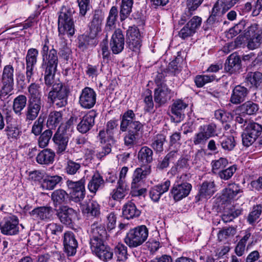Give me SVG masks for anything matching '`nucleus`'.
I'll use <instances>...</instances> for the list:
<instances>
[{
  "instance_id": "obj_27",
  "label": "nucleus",
  "mask_w": 262,
  "mask_h": 262,
  "mask_svg": "<svg viewBox=\"0 0 262 262\" xmlns=\"http://www.w3.org/2000/svg\"><path fill=\"white\" fill-rule=\"evenodd\" d=\"M243 192L239 184H230L223 190L222 199L226 201H230L235 199L237 195Z\"/></svg>"
},
{
  "instance_id": "obj_59",
  "label": "nucleus",
  "mask_w": 262,
  "mask_h": 262,
  "mask_svg": "<svg viewBox=\"0 0 262 262\" xmlns=\"http://www.w3.org/2000/svg\"><path fill=\"white\" fill-rule=\"evenodd\" d=\"M215 76L213 75H198L195 78V83L199 88L203 86L206 83L213 81Z\"/></svg>"
},
{
  "instance_id": "obj_42",
  "label": "nucleus",
  "mask_w": 262,
  "mask_h": 262,
  "mask_svg": "<svg viewBox=\"0 0 262 262\" xmlns=\"http://www.w3.org/2000/svg\"><path fill=\"white\" fill-rule=\"evenodd\" d=\"M27 100V97L23 95H20L14 99L13 109L16 115H21V111L26 105Z\"/></svg>"
},
{
  "instance_id": "obj_9",
  "label": "nucleus",
  "mask_w": 262,
  "mask_h": 262,
  "mask_svg": "<svg viewBox=\"0 0 262 262\" xmlns=\"http://www.w3.org/2000/svg\"><path fill=\"white\" fill-rule=\"evenodd\" d=\"M85 179L82 178L78 181L69 180L66 182L68 188L71 190L72 197L76 202L83 200L85 196Z\"/></svg>"
},
{
  "instance_id": "obj_51",
  "label": "nucleus",
  "mask_w": 262,
  "mask_h": 262,
  "mask_svg": "<svg viewBox=\"0 0 262 262\" xmlns=\"http://www.w3.org/2000/svg\"><path fill=\"white\" fill-rule=\"evenodd\" d=\"M241 110L243 113L251 115L255 114L258 110V106L257 104L249 101L241 106Z\"/></svg>"
},
{
  "instance_id": "obj_15",
  "label": "nucleus",
  "mask_w": 262,
  "mask_h": 262,
  "mask_svg": "<svg viewBox=\"0 0 262 262\" xmlns=\"http://www.w3.org/2000/svg\"><path fill=\"white\" fill-rule=\"evenodd\" d=\"M191 188L192 186L189 183L176 182L171 189V193L174 200L178 201L188 195Z\"/></svg>"
},
{
  "instance_id": "obj_14",
  "label": "nucleus",
  "mask_w": 262,
  "mask_h": 262,
  "mask_svg": "<svg viewBox=\"0 0 262 262\" xmlns=\"http://www.w3.org/2000/svg\"><path fill=\"white\" fill-rule=\"evenodd\" d=\"M103 19V15L101 11L95 10L89 25V36L91 38H94L101 31Z\"/></svg>"
},
{
  "instance_id": "obj_37",
  "label": "nucleus",
  "mask_w": 262,
  "mask_h": 262,
  "mask_svg": "<svg viewBox=\"0 0 262 262\" xmlns=\"http://www.w3.org/2000/svg\"><path fill=\"white\" fill-rule=\"evenodd\" d=\"M104 181L102 177L98 172H96L93 176L88 184V188L92 193H96L101 186H103Z\"/></svg>"
},
{
  "instance_id": "obj_6",
  "label": "nucleus",
  "mask_w": 262,
  "mask_h": 262,
  "mask_svg": "<svg viewBox=\"0 0 262 262\" xmlns=\"http://www.w3.org/2000/svg\"><path fill=\"white\" fill-rule=\"evenodd\" d=\"M14 70L12 65L9 64L4 67L2 76L3 86L1 90V98L5 97L13 89Z\"/></svg>"
},
{
  "instance_id": "obj_35",
  "label": "nucleus",
  "mask_w": 262,
  "mask_h": 262,
  "mask_svg": "<svg viewBox=\"0 0 262 262\" xmlns=\"http://www.w3.org/2000/svg\"><path fill=\"white\" fill-rule=\"evenodd\" d=\"M81 168V163L79 160L74 161L67 159L64 166L65 172L69 175H75L79 173Z\"/></svg>"
},
{
  "instance_id": "obj_34",
  "label": "nucleus",
  "mask_w": 262,
  "mask_h": 262,
  "mask_svg": "<svg viewBox=\"0 0 262 262\" xmlns=\"http://www.w3.org/2000/svg\"><path fill=\"white\" fill-rule=\"evenodd\" d=\"M62 180V178L58 175L48 176L43 179L41 187L43 189L53 190Z\"/></svg>"
},
{
  "instance_id": "obj_4",
  "label": "nucleus",
  "mask_w": 262,
  "mask_h": 262,
  "mask_svg": "<svg viewBox=\"0 0 262 262\" xmlns=\"http://www.w3.org/2000/svg\"><path fill=\"white\" fill-rule=\"evenodd\" d=\"M148 235V230L145 225H141L130 229L127 233L124 242L130 248H135L144 243Z\"/></svg>"
},
{
  "instance_id": "obj_28",
  "label": "nucleus",
  "mask_w": 262,
  "mask_h": 262,
  "mask_svg": "<svg viewBox=\"0 0 262 262\" xmlns=\"http://www.w3.org/2000/svg\"><path fill=\"white\" fill-rule=\"evenodd\" d=\"M51 200L53 201L54 206L63 205L67 204L69 200V194L67 192L61 189L54 190L51 194Z\"/></svg>"
},
{
  "instance_id": "obj_22",
  "label": "nucleus",
  "mask_w": 262,
  "mask_h": 262,
  "mask_svg": "<svg viewBox=\"0 0 262 262\" xmlns=\"http://www.w3.org/2000/svg\"><path fill=\"white\" fill-rule=\"evenodd\" d=\"M150 166L136 168L133 175L132 188L136 189L140 185L142 181L150 173Z\"/></svg>"
},
{
  "instance_id": "obj_33",
  "label": "nucleus",
  "mask_w": 262,
  "mask_h": 262,
  "mask_svg": "<svg viewBox=\"0 0 262 262\" xmlns=\"http://www.w3.org/2000/svg\"><path fill=\"white\" fill-rule=\"evenodd\" d=\"M62 113L61 111L51 112L48 117L47 126L50 129H55L62 121Z\"/></svg>"
},
{
  "instance_id": "obj_58",
  "label": "nucleus",
  "mask_w": 262,
  "mask_h": 262,
  "mask_svg": "<svg viewBox=\"0 0 262 262\" xmlns=\"http://www.w3.org/2000/svg\"><path fill=\"white\" fill-rule=\"evenodd\" d=\"M242 211V209H231L229 211H225L222 216V219L225 223L231 222L235 218L241 214Z\"/></svg>"
},
{
  "instance_id": "obj_47",
  "label": "nucleus",
  "mask_w": 262,
  "mask_h": 262,
  "mask_svg": "<svg viewBox=\"0 0 262 262\" xmlns=\"http://www.w3.org/2000/svg\"><path fill=\"white\" fill-rule=\"evenodd\" d=\"M262 212V206L256 205L252 207L247 217V222L250 225H253L259 218Z\"/></svg>"
},
{
  "instance_id": "obj_12",
  "label": "nucleus",
  "mask_w": 262,
  "mask_h": 262,
  "mask_svg": "<svg viewBox=\"0 0 262 262\" xmlns=\"http://www.w3.org/2000/svg\"><path fill=\"white\" fill-rule=\"evenodd\" d=\"M96 101V94L93 89L85 87L82 90L79 98V103L82 107L90 109L95 105Z\"/></svg>"
},
{
  "instance_id": "obj_16",
  "label": "nucleus",
  "mask_w": 262,
  "mask_h": 262,
  "mask_svg": "<svg viewBox=\"0 0 262 262\" xmlns=\"http://www.w3.org/2000/svg\"><path fill=\"white\" fill-rule=\"evenodd\" d=\"M97 113L94 111H91L84 115L77 124V129L81 134L88 133L94 125L95 119Z\"/></svg>"
},
{
  "instance_id": "obj_56",
  "label": "nucleus",
  "mask_w": 262,
  "mask_h": 262,
  "mask_svg": "<svg viewBox=\"0 0 262 262\" xmlns=\"http://www.w3.org/2000/svg\"><path fill=\"white\" fill-rule=\"evenodd\" d=\"M52 134V131L49 129L44 131L40 135L38 139V145L40 148H45L48 145Z\"/></svg>"
},
{
  "instance_id": "obj_39",
  "label": "nucleus",
  "mask_w": 262,
  "mask_h": 262,
  "mask_svg": "<svg viewBox=\"0 0 262 262\" xmlns=\"http://www.w3.org/2000/svg\"><path fill=\"white\" fill-rule=\"evenodd\" d=\"M187 106V104L183 101L178 99L176 100L172 104L171 108L172 114L177 118L181 119L184 118V111Z\"/></svg>"
},
{
  "instance_id": "obj_45",
  "label": "nucleus",
  "mask_w": 262,
  "mask_h": 262,
  "mask_svg": "<svg viewBox=\"0 0 262 262\" xmlns=\"http://www.w3.org/2000/svg\"><path fill=\"white\" fill-rule=\"evenodd\" d=\"M133 2L129 0H122L120 10V20H125L130 14L132 12Z\"/></svg>"
},
{
  "instance_id": "obj_36",
  "label": "nucleus",
  "mask_w": 262,
  "mask_h": 262,
  "mask_svg": "<svg viewBox=\"0 0 262 262\" xmlns=\"http://www.w3.org/2000/svg\"><path fill=\"white\" fill-rule=\"evenodd\" d=\"M153 151L147 146L142 147L138 155L139 161L144 165L150 163L153 160Z\"/></svg>"
},
{
  "instance_id": "obj_29",
  "label": "nucleus",
  "mask_w": 262,
  "mask_h": 262,
  "mask_svg": "<svg viewBox=\"0 0 262 262\" xmlns=\"http://www.w3.org/2000/svg\"><path fill=\"white\" fill-rule=\"evenodd\" d=\"M30 214L34 219L48 220L52 217V208L45 206L37 207L34 209Z\"/></svg>"
},
{
  "instance_id": "obj_61",
  "label": "nucleus",
  "mask_w": 262,
  "mask_h": 262,
  "mask_svg": "<svg viewBox=\"0 0 262 262\" xmlns=\"http://www.w3.org/2000/svg\"><path fill=\"white\" fill-rule=\"evenodd\" d=\"M115 143V140L113 136H110L108 143L103 147L102 150L97 154L98 158L101 159L102 157L105 156L111 152L112 146Z\"/></svg>"
},
{
  "instance_id": "obj_13",
  "label": "nucleus",
  "mask_w": 262,
  "mask_h": 262,
  "mask_svg": "<svg viewBox=\"0 0 262 262\" xmlns=\"http://www.w3.org/2000/svg\"><path fill=\"white\" fill-rule=\"evenodd\" d=\"M43 106L42 101H34L28 100V103L25 110V121L28 124L36 119Z\"/></svg>"
},
{
  "instance_id": "obj_10",
  "label": "nucleus",
  "mask_w": 262,
  "mask_h": 262,
  "mask_svg": "<svg viewBox=\"0 0 262 262\" xmlns=\"http://www.w3.org/2000/svg\"><path fill=\"white\" fill-rule=\"evenodd\" d=\"M258 26L254 24L248 28V35L252 37L248 40L247 47L250 50L258 48L262 45V28L259 29Z\"/></svg>"
},
{
  "instance_id": "obj_43",
  "label": "nucleus",
  "mask_w": 262,
  "mask_h": 262,
  "mask_svg": "<svg viewBox=\"0 0 262 262\" xmlns=\"http://www.w3.org/2000/svg\"><path fill=\"white\" fill-rule=\"evenodd\" d=\"M118 9L115 6L111 8L108 16L107 18V21L105 26L106 31H110L115 27L116 21L118 17Z\"/></svg>"
},
{
  "instance_id": "obj_26",
  "label": "nucleus",
  "mask_w": 262,
  "mask_h": 262,
  "mask_svg": "<svg viewBox=\"0 0 262 262\" xmlns=\"http://www.w3.org/2000/svg\"><path fill=\"white\" fill-rule=\"evenodd\" d=\"M241 62L239 56L236 53H234L227 59L225 64V70L230 74L236 73L241 68Z\"/></svg>"
},
{
  "instance_id": "obj_31",
  "label": "nucleus",
  "mask_w": 262,
  "mask_h": 262,
  "mask_svg": "<svg viewBox=\"0 0 262 262\" xmlns=\"http://www.w3.org/2000/svg\"><path fill=\"white\" fill-rule=\"evenodd\" d=\"M116 188L111 192V198L115 201H120L123 199L128 193V188L125 182H118Z\"/></svg>"
},
{
  "instance_id": "obj_7",
  "label": "nucleus",
  "mask_w": 262,
  "mask_h": 262,
  "mask_svg": "<svg viewBox=\"0 0 262 262\" xmlns=\"http://www.w3.org/2000/svg\"><path fill=\"white\" fill-rule=\"evenodd\" d=\"M216 126L213 124L201 125L193 138V144L195 145L205 144L210 138L214 136Z\"/></svg>"
},
{
  "instance_id": "obj_24",
  "label": "nucleus",
  "mask_w": 262,
  "mask_h": 262,
  "mask_svg": "<svg viewBox=\"0 0 262 262\" xmlns=\"http://www.w3.org/2000/svg\"><path fill=\"white\" fill-rule=\"evenodd\" d=\"M57 215L60 222L66 225H70L75 215L74 209L67 206H62L57 210Z\"/></svg>"
},
{
  "instance_id": "obj_62",
  "label": "nucleus",
  "mask_w": 262,
  "mask_h": 262,
  "mask_svg": "<svg viewBox=\"0 0 262 262\" xmlns=\"http://www.w3.org/2000/svg\"><path fill=\"white\" fill-rule=\"evenodd\" d=\"M44 117L40 116L34 122L32 127L31 132L35 136H38L41 133L43 129Z\"/></svg>"
},
{
  "instance_id": "obj_18",
  "label": "nucleus",
  "mask_w": 262,
  "mask_h": 262,
  "mask_svg": "<svg viewBox=\"0 0 262 262\" xmlns=\"http://www.w3.org/2000/svg\"><path fill=\"white\" fill-rule=\"evenodd\" d=\"M63 246L64 251L68 256H73L76 253L78 242L73 232L67 231L63 235Z\"/></svg>"
},
{
  "instance_id": "obj_11",
  "label": "nucleus",
  "mask_w": 262,
  "mask_h": 262,
  "mask_svg": "<svg viewBox=\"0 0 262 262\" xmlns=\"http://www.w3.org/2000/svg\"><path fill=\"white\" fill-rule=\"evenodd\" d=\"M18 219L13 215L5 218L3 222L0 223V229L3 234L13 235L19 232Z\"/></svg>"
},
{
  "instance_id": "obj_64",
  "label": "nucleus",
  "mask_w": 262,
  "mask_h": 262,
  "mask_svg": "<svg viewBox=\"0 0 262 262\" xmlns=\"http://www.w3.org/2000/svg\"><path fill=\"white\" fill-rule=\"evenodd\" d=\"M221 15L212 10L211 15L206 20L207 28H211L217 25L221 21Z\"/></svg>"
},
{
  "instance_id": "obj_53",
  "label": "nucleus",
  "mask_w": 262,
  "mask_h": 262,
  "mask_svg": "<svg viewBox=\"0 0 262 262\" xmlns=\"http://www.w3.org/2000/svg\"><path fill=\"white\" fill-rule=\"evenodd\" d=\"M220 142L222 148L227 151L233 150L236 144L234 137L231 136L221 138Z\"/></svg>"
},
{
  "instance_id": "obj_25",
  "label": "nucleus",
  "mask_w": 262,
  "mask_h": 262,
  "mask_svg": "<svg viewBox=\"0 0 262 262\" xmlns=\"http://www.w3.org/2000/svg\"><path fill=\"white\" fill-rule=\"evenodd\" d=\"M215 183L213 181H204L200 186L199 193L196 198L198 201L202 199L210 198L215 192Z\"/></svg>"
},
{
  "instance_id": "obj_63",
  "label": "nucleus",
  "mask_w": 262,
  "mask_h": 262,
  "mask_svg": "<svg viewBox=\"0 0 262 262\" xmlns=\"http://www.w3.org/2000/svg\"><path fill=\"white\" fill-rule=\"evenodd\" d=\"M236 170L235 165H232L225 169L220 171L218 175L219 177L223 180H228L230 179Z\"/></svg>"
},
{
  "instance_id": "obj_5",
  "label": "nucleus",
  "mask_w": 262,
  "mask_h": 262,
  "mask_svg": "<svg viewBox=\"0 0 262 262\" xmlns=\"http://www.w3.org/2000/svg\"><path fill=\"white\" fill-rule=\"evenodd\" d=\"M136 115L132 110L126 111L122 116L120 123V131H127L140 136L143 129V124L139 121L135 120Z\"/></svg>"
},
{
  "instance_id": "obj_38",
  "label": "nucleus",
  "mask_w": 262,
  "mask_h": 262,
  "mask_svg": "<svg viewBox=\"0 0 262 262\" xmlns=\"http://www.w3.org/2000/svg\"><path fill=\"white\" fill-rule=\"evenodd\" d=\"M92 238H106L107 232L104 225L100 223H94L91 225Z\"/></svg>"
},
{
  "instance_id": "obj_32",
  "label": "nucleus",
  "mask_w": 262,
  "mask_h": 262,
  "mask_svg": "<svg viewBox=\"0 0 262 262\" xmlns=\"http://www.w3.org/2000/svg\"><path fill=\"white\" fill-rule=\"evenodd\" d=\"M55 153L50 149H45L38 154L36 159L40 164L48 165L52 163L54 160Z\"/></svg>"
},
{
  "instance_id": "obj_23",
  "label": "nucleus",
  "mask_w": 262,
  "mask_h": 262,
  "mask_svg": "<svg viewBox=\"0 0 262 262\" xmlns=\"http://www.w3.org/2000/svg\"><path fill=\"white\" fill-rule=\"evenodd\" d=\"M82 212L88 216L98 217L100 214V208L99 204L94 200H89L81 205Z\"/></svg>"
},
{
  "instance_id": "obj_60",
  "label": "nucleus",
  "mask_w": 262,
  "mask_h": 262,
  "mask_svg": "<svg viewBox=\"0 0 262 262\" xmlns=\"http://www.w3.org/2000/svg\"><path fill=\"white\" fill-rule=\"evenodd\" d=\"M106 238H91L90 241L91 249L93 253L95 254L99 250L102 249V247H105L106 245L104 244V240Z\"/></svg>"
},
{
  "instance_id": "obj_1",
  "label": "nucleus",
  "mask_w": 262,
  "mask_h": 262,
  "mask_svg": "<svg viewBox=\"0 0 262 262\" xmlns=\"http://www.w3.org/2000/svg\"><path fill=\"white\" fill-rule=\"evenodd\" d=\"M73 9L63 6L60 10L58 20L59 36L61 38L59 53L66 60H68L71 53V50L68 47L66 40L62 36L67 34L72 36L75 33L74 24L73 20Z\"/></svg>"
},
{
  "instance_id": "obj_21",
  "label": "nucleus",
  "mask_w": 262,
  "mask_h": 262,
  "mask_svg": "<svg viewBox=\"0 0 262 262\" xmlns=\"http://www.w3.org/2000/svg\"><path fill=\"white\" fill-rule=\"evenodd\" d=\"M53 141L57 146V153L61 154L66 150L69 142V137L63 131L59 129L57 130L53 137Z\"/></svg>"
},
{
  "instance_id": "obj_19",
  "label": "nucleus",
  "mask_w": 262,
  "mask_h": 262,
  "mask_svg": "<svg viewBox=\"0 0 262 262\" xmlns=\"http://www.w3.org/2000/svg\"><path fill=\"white\" fill-rule=\"evenodd\" d=\"M170 186V181L167 180L163 183L153 186L149 191L150 198L154 202H158L161 195L168 190Z\"/></svg>"
},
{
  "instance_id": "obj_57",
  "label": "nucleus",
  "mask_w": 262,
  "mask_h": 262,
  "mask_svg": "<svg viewBox=\"0 0 262 262\" xmlns=\"http://www.w3.org/2000/svg\"><path fill=\"white\" fill-rule=\"evenodd\" d=\"M236 233V229L234 227H230L226 229L221 230L218 234L217 237L220 241H224L227 238L233 236Z\"/></svg>"
},
{
  "instance_id": "obj_3",
  "label": "nucleus",
  "mask_w": 262,
  "mask_h": 262,
  "mask_svg": "<svg viewBox=\"0 0 262 262\" xmlns=\"http://www.w3.org/2000/svg\"><path fill=\"white\" fill-rule=\"evenodd\" d=\"M52 88L48 93V101L58 107H62L67 104L70 92L69 88L62 83H53Z\"/></svg>"
},
{
  "instance_id": "obj_40",
  "label": "nucleus",
  "mask_w": 262,
  "mask_h": 262,
  "mask_svg": "<svg viewBox=\"0 0 262 262\" xmlns=\"http://www.w3.org/2000/svg\"><path fill=\"white\" fill-rule=\"evenodd\" d=\"M40 86L39 84L35 82L32 83L28 87L29 94V100L34 101H42Z\"/></svg>"
},
{
  "instance_id": "obj_46",
  "label": "nucleus",
  "mask_w": 262,
  "mask_h": 262,
  "mask_svg": "<svg viewBox=\"0 0 262 262\" xmlns=\"http://www.w3.org/2000/svg\"><path fill=\"white\" fill-rule=\"evenodd\" d=\"M165 142L166 137L162 134H158L154 138L151 146L157 152H161L164 150L163 145Z\"/></svg>"
},
{
  "instance_id": "obj_49",
  "label": "nucleus",
  "mask_w": 262,
  "mask_h": 262,
  "mask_svg": "<svg viewBox=\"0 0 262 262\" xmlns=\"http://www.w3.org/2000/svg\"><path fill=\"white\" fill-rule=\"evenodd\" d=\"M246 80L256 88L262 85V73L259 72H251L248 74Z\"/></svg>"
},
{
  "instance_id": "obj_20",
  "label": "nucleus",
  "mask_w": 262,
  "mask_h": 262,
  "mask_svg": "<svg viewBox=\"0 0 262 262\" xmlns=\"http://www.w3.org/2000/svg\"><path fill=\"white\" fill-rule=\"evenodd\" d=\"M248 93L249 91L246 88L236 85L232 91L230 101L234 104H239L246 100Z\"/></svg>"
},
{
  "instance_id": "obj_2",
  "label": "nucleus",
  "mask_w": 262,
  "mask_h": 262,
  "mask_svg": "<svg viewBox=\"0 0 262 262\" xmlns=\"http://www.w3.org/2000/svg\"><path fill=\"white\" fill-rule=\"evenodd\" d=\"M58 58L57 51L52 48L49 55L42 58L41 68L44 71L45 83L47 86H51L54 82V76L57 71Z\"/></svg>"
},
{
  "instance_id": "obj_30",
  "label": "nucleus",
  "mask_w": 262,
  "mask_h": 262,
  "mask_svg": "<svg viewBox=\"0 0 262 262\" xmlns=\"http://www.w3.org/2000/svg\"><path fill=\"white\" fill-rule=\"evenodd\" d=\"M122 214L125 218L129 220L139 216L141 211L137 208L133 202H128L123 206Z\"/></svg>"
},
{
  "instance_id": "obj_54",
  "label": "nucleus",
  "mask_w": 262,
  "mask_h": 262,
  "mask_svg": "<svg viewBox=\"0 0 262 262\" xmlns=\"http://www.w3.org/2000/svg\"><path fill=\"white\" fill-rule=\"evenodd\" d=\"M245 130L257 139L261 134L262 126L257 123L250 122L248 124Z\"/></svg>"
},
{
  "instance_id": "obj_44",
  "label": "nucleus",
  "mask_w": 262,
  "mask_h": 262,
  "mask_svg": "<svg viewBox=\"0 0 262 262\" xmlns=\"http://www.w3.org/2000/svg\"><path fill=\"white\" fill-rule=\"evenodd\" d=\"M38 53V51L35 48H30L28 50L26 56V67L35 68Z\"/></svg>"
},
{
  "instance_id": "obj_55",
  "label": "nucleus",
  "mask_w": 262,
  "mask_h": 262,
  "mask_svg": "<svg viewBox=\"0 0 262 262\" xmlns=\"http://www.w3.org/2000/svg\"><path fill=\"white\" fill-rule=\"evenodd\" d=\"M63 230V226L59 224L51 223L48 224L46 228L47 234L58 235Z\"/></svg>"
},
{
  "instance_id": "obj_41",
  "label": "nucleus",
  "mask_w": 262,
  "mask_h": 262,
  "mask_svg": "<svg viewBox=\"0 0 262 262\" xmlns=\"http://www.w3.org/2000/svg\"><path fill=\"white\" fill-rule=\"evenodd\" d=\"M115 258L119 261H126L128 259L127 248L123 244L119 243L114 248Z\"/></svg>"
},
{
  "instance_id": "obj_52",
  "label": "nucleus",
  "mask_w": 262,
  "mask_h": 262,
  "mask_svg": "<svg viewBox=\"0 0 262 262\" xmlns=\"http://www.w3.org/2000/svg\"><path fill=\"white\" fill-rule=\"evenodd\" d=\"M95 255L101 260L107 261L113 258V251L110 247L106 246L102 247V249H100Z\"/></svg>"
},
{
  "instance_id": "obj_17",
  "label": "nucleus",
  "mask_w": 262,
  "mask_h": 262,
  "mask_svg": "<svg viewBox=\"0 0 262 262\" xmlns=\"http://www.w3.org/2000/svg\"><path fill=\"white\" fill-rule=\"evenodd\" d=\"M110 48L115 54L121 53L124 46V37L121 29H116L113 33L110 41Z\"/></svg>"
},
{
  "instance_id": "obj_50",
  "label": "nucleus",
  "mask_w": 262,
  "mask_h": 262,
  "mask_svg": "<svg viewBox=\"0 0 262 262\" xmlns=\"http://www.w3.org/2000/svg\"><path fill=\"white\" fill-rule=\"evenodd\" d=\"M5 131L9 139L17 140L21 134L20 129L16 125L12 124L8 125Z\"/></svg>"
},
{
  "instance_id": "obj_48",
  "label": "nucleus",
  "mask_w": 262,
  "mask_h": 262,
  "mask_svg": "<svg viewBox=\"0 0 262 262\" xmlns=\"http://www.w3.org/2000/svg\"><path fill=\"white\" fill-rule=\"evenodd\" d=\"M189 166L188 163V160L184 158H180L170 169V172L175 174L177 172L186 171L188 169Z\"/></svg>"
},
{
  "instance_id": "obj_8",
  "label": "nucleus",
  "mask_w": 262,
  "mask_h": 262,
  "mask_svg": "<svg viewBox=\"0 0 262 262\" xmlns=\"http://www.w3.org/2000/svg\"><path fill=\"white\" fill-rule=\"evenodd\" d=\"M157 85L158 87L154 92V100L156 105L160 107L170 100L173 93L165 83L157 82Z\"/></svg>"
}]
</instances>
